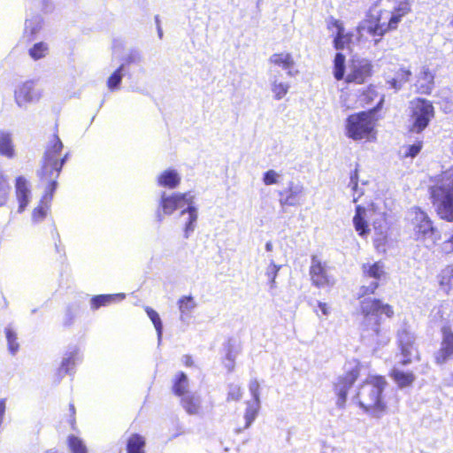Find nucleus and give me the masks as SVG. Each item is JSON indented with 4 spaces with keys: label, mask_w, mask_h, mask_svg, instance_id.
Here are the masks:
<instances>
[{
    "label": "nucleus",
    "mask_w": 453,
    "mask_h": 453,
    "mask_svg": "<svg viewBox=\"0 0 453 453\" xmlns=\"http://www.w3.org/2000/svg\"><path fill=\"white\" fill-rule=\"evenodd\" d=\"M63 143L57 134H54L45 149L42 165L37 173L40 182L45 187L38 205L33 210L34 221H42L45 219L50 207L54 193L58 186V179L63 165L67 160L68 154L61 155Z\"/></svg>",
    "instance_id": "f257e3e1"
},
{
    "label": "nucleus",
    "mask_w": 453,
    "mask_h": 453,
    "mask_svg": "<svg viewBox=\"0 0 453 453\" xmlns=\"http://www.w3.org/2000/svg\"><path fill=\"white\" fill-rule=\"evenodd\" d=\"M388 381L382 375H370L357 387L354 400L368 416L380 418L389 412V405L383 395Z\"/></svg>",
    "instance_id": "f03ea898"
},
{
    "label": "nucleus",
    "mask_w": 453,
    "mask_h": 453,
    "mask_svg": "<svg viewBox=\"0 0 453 453\" xmlns=\"http://www.w3.org/2000/svg\"><path fill=\"white\" fill-rule=\"evenodd\" d=\"M429 198L440 219L453 222V165L430 178Z\"/></svg>",
    "instance_id": "7ed1b4c3"
},
{
    "label": "nucleus",
    "mask_w": 453,
    "mask_h": 453,
    "mask_svg": "<svg viewBox=\"0 0 453 453\" xmlns=\"http://www.w3.org/2000/svg\"><path fill=\"white\" fill-rule=\"evenodd\" d=\"M333 75L337 81H344L347 84L363 85L366 83L374 73L372 62L365 58L352 57L349 60L346 73V57L337 52L333 60Z\"/></svg>",
    "instance_id": "20e7f679"
},
{
    "label": "nucleus",
    "mask_w": 453,
    "mask_h": 453,
    "mask_svg": "<svg viewBox=\"0 0 453 453\" xmlns=\"http://www.w3.org/2000/svg\"><path fill=\"white\" fill-rule=\"evenodd\" d=\"M383 103L384 96H382L373 108L349 115L345 120V134L347 137L354 141H375L378 122L375 113L381 109Z\"/></svg>",
    "instance_id": "39448f33"
},
{
    "label": "nucleus",
    "mask_w": 453,
    "mask_h": 453,
    "mask_svg": "<svg viewBox=\"0 0 453 453\" xmlns=\"http://www.w3.org/2000/svg\"><path fill=\"white\" fill-rule=\"evenodd\" d=\"M193 196L190 193H173L170 196L163 195L159 207L164 215H171L176 210L182 209L187 206V210H183L181 213L188 211V219L185 225L184 232L185 237L188 238L189 234L194 231L195 223L197 219L196 210L194 206H192Z\"/></svg>",
    "instance_id": "423d86ee"
},
{
    "label": "nucleus",
    "mask_w": 453,
    "mask_h": 453,
    "mask_svg": "<svg viewBox=\"0 0 453 453\" xmlns=\"http://www.w3.org/2000/svg\"><path fill=\"white\" fill-rule=\"evenodd\" d=\"M435 116V110L431 101L417 97L410 102V130L419 134L430 124Z\"/></svg>",
    "instance_id": "0eeeda50"
},
{
    "label": "nucleus",
    "mask_w": 453,
    "mask_h": 453,
    "mask_svg": "<svg viewBox=\"0 0 453 453\" xmlns=\"http://www.w3.org/2000/svg\"><path fill=\"white\" fill-rule=\"evenodd\" d=\"M411 226L416 241L425 242L428 238H434V241L440 239V233L434 226V223L426 212L415 207L411 210Z\"/></svg>",
    "instance_id": "6e6552de"
},
{
    "label": "nucleus",
    "mask_w": 453,
    "mask_h": 453,
    "mask_svg": "<svg viewBox=\"0 0 453 453\" xmlns=\"http://www.w3.org/2000/svg\"><path fill=\"white\" fill-rule=\"evenodd\" d=\"M389 23V12L385 9H380L374 13L371 12L367 15L362 29L365 30L372 37L374 43L377 44L386 34L396 30V27H390L388 26Z\"/></svg>",
    "instance_id": "1a4fd4ad"
},
{
    "label": "nucleus",
    "mask_w": 453,
    "mask_h": 453,
    "mask_svg": "<svg viewBox=\"0 0 453 453\" xmlns=\"http://www.w3.org/2000/svg\"><path fill=\"white\" fill-rule=\"evenodd\" d=\"M361 369L362 365L357 361L354 365L345 370L344 373L337 379L334 389L337 396L336 404L338 407L343 408L345 406L349 390L359 378Z\"/></svg>",
    "instance_id": "9d476101"
},
{
    "label": "nucleus",
    "mask_w": 453,
    "mask_h": 453,
    "mask_svg": "<svg viewBox=\"0 0 453 453\" xmlns=\"http://www.w3.org/2000/svg\"><path fill=\"white\" fill-rule=\"evenodd\" d=\"M362 275L365 279H374L375 280L368 286H361L357 298L370 296L374 295L380 287L379 280L386 276L384 263L377 261L374 263L363 264L361 266Z\"/></svg>",
    "instance_id": "9b49d317"
},
{
    "label": "nucleus",
    "mask_w": 453,
    "mask_h": 453,
    "mask_svg": "<svg viewBox=\"0 0 453 453\" xmlns=\"http://www.w3.org/2000/svg\"><path fill=\"white\" fill-rule=\"evenodd\" d=\"M309 274L311 284L318 288H329L334 284V279L327 271L326 263L322 262L316 255L311 257Z\"/></svg>",
    "instance_id": "f8f14e48"
},
{
    "label": "nucleus",
    "mask_w": 453,
    "mask_h": 453,
    "mask_svg": "<svg viewBox=\"0 0 453 453\" xmlns=\"http://www.w3.org/2000/svg\"><path fill=\"white\" fill-rule=\"evenodd\" d=\"M360 302V313L365 318L376 317L385 315L391 319L395 315L394 308L391 304L383 303L381 299L365 296Z\"/></svg>",
    "instance_id": "ddd939ff"
},
{
    "label": "nucleus",
    "mask_w": 453,
    "mask_h": 453,
    "mask_svg": "<svg viewBox=\"0 0 453 453\" xmlns=\"http://www.w3.org/2000/svg\"><path fill=\"white\" fill-rule=\"evenodd\" d=\"M441 339L440 347L435 352L434 363L442 365L453 359V329L450 325L445 324L441 327Z\"/></svg>",
    "instance_id": "4468645a"
},
{
    "label": "nucleus",
    "mask_w": 453,
    "mask_h": 453,
    "mask_svg": "<svg viewBox=\"0 0 453 453\" xmlns=\"http://www.w3.org/2000/svg\"><path fill=\"white\" fill-rule=\"evenodd\" d=\"M304 188L301 183L289 181L287 188L279 191V203L283 211L301 204Z\"/></svg>",
    "instance_id": "2eb2a0df"
},
{
    "label": "nucleus",
    "mask_w": 453,
    "mask_h": 453,
    "mask_svg": "<svg viewBox=\"0 0 453 453\" xmlns=\"http://www.w3.org/2000/svg\"><path fill=\"white\" fill-rule=\"evenodd\" d=\"M334 27L336 33L333 38V45L336 50H342L344 49H350L353 43L354 35L352 32L346 31L342 21L339 19H332L327 28L332 29Z\"/></svg>",
    "instance_id": "dca6fc26"
},
{
    "label": "nucleus",
    "mask_w": 453,
    "mask_h": 453,
    "mask_svg": "<svg viewBox=\"0 0 453 453\" xmlns=\"http://www.w3.org/2000/svg\"><path fill=\"white\" fill-rule=\"evenodd\" d=\"M40 97L41 92L35 88L31 81L23 82L15 90V101L19 106L36 101Z\"/></svg>",
    "instance_id": "f3484780"
},
{
    "label": "nucleus",
    "mask_w": 453,
    "mask_h": 453,
    "mask_svg": "<svg viewBox=\"0 0 453 453\" xmlns=\"http://www.w3.org/2000/svg\"><path fill=\"white\" fill-rule=\"evenodd\" d=\"M411 12V0H401L398 1L393 10L389 12L390 27H398L399 23L403 18L407 16Z\"/></svg>",
    "instance_id": "a211bd4d"
},
{
    "label": "nucleus",
    "mask_w": 453,
    "mask_h": 453,
    "mask_svg": "<svg viewBox=\"0 0 453 453\" xmlns=\"http://www.w3.org/2000/svg\"><path fill=\"white\" fill-rule=\"evenodd\" d=\"M417 90L423 95H430L434 87V74L428 67H423L417 79Z\"/></svg>",
    "instance_id": "6ab92c4d"
},
{
    "label": "nucleus",
    "mask_w": 453,
    "mask_h": 453,
    "mask_svg": "<svg viewBox=\"0 0 453 453\" xmlns=\"http://www.w3.org/2000/svg\"><path fill=\"white\" fill-rule=\"evenodd\" d=\"M353 226L358 235L365 237L370 233L368 221L366 220V209L362 205H357L353 217Z\"/></svg>",
    "instance_id": "aec40b11"
},
{
    "label": "nucleus",
    "mask_w": 453,
    "mask_h": 453,
    "mask_svg": "<svg viewBox=\"0 0 453 453\" xmlns=\"http://www.w3.org/2000/svg\"><path fill=\"white\" fill-rule=\"evenodd\" d=\"M16 190L15 195L19 203V212H22L25 211L27 206L29 203V195L30 191L27 185V180L25 178L19 176L16 179Z\"/></svg>",
    "instance_id": "412c9836"
},
{
    "label": "nucleus",
    "mask_w": 453,
    "mask_h": 453,
    "mask_svg": "<svg viewBox=\"0 0 453 453\" xmlns=\"http://www.w3.org/2000/svg\"><path fill=\"white\" fill-rule=\"evenodd\" d=\"M180 176L175 170L166 169L157 176V183L160 187L173 189L180 185Z\"/></svg>",
    "instance_id": "4be33fe9"
},
{
    "label": "nucleus",
    "mask_w": 453,
    "mask_h": 453,
    "mask_svg": "<svg viewBox=\"0 0 453 453\" xmlns=\"http://www.w3.org/2000/svg\"><path fill=\"white\" fill-rule=\"evenodd\" d=\"M412 75V73L409 67L400 66L394 73V76L388 80V84L390 88L398 90L406 82H408Z\"/></svg>",
    "instance_id": "5701e85b"
},
{
    "label": "nucleus",
    "mask_w": 453,
    "mask_h": 453,
    "mask_svg": "<svg viewBox=\"0 0 453 453\" xmlns=\"http://www.w3.org/2000/svg\"><path fill=\"white\" fill-rule=\"evenodd\" d=\"M437 280L441 290L446 293L453 290V264L446 265L439 272Z\"/></svg>",
    "instance_id": "b1692460"
},
{
    "label": "nucleus",
    "mask_w": 453,
    "mask_h": 453,
    "mask_svg": "<svg viewBox=\"0 0 453 453\" xmlns=\"http://www.w3.org/2000/svg\"><path fill=\"white\" fill-rule=\"evenodd\" d=\"M389 377L401 388L410 387L415 380V375L412 372H403L398 368L391 369Z\"/></svg>",
    "instance_id": "393cba45"
},
{
    "label": "nucleus",
    "mask_w": 453,
    "mask_h": 453,
    "mask_svg": "<svg viewBox=\"0 0 453 453\" xmlns=\"http://www.w3.org/2000/svg\"><path fill=\"white\" fill-rule=\"evenodd\" d=\"M180 405L189 415H197L200 412V400L193 394H186L180 397Z\"/></svg>",
    "instance_id": "a878e982"
},
{
    "label": "nucleus",
    "mask_w": 453,
    "mask_h": 453,
    "mask_svg": "<svg viewBox=\"0 0 453 453\" xmlns=\"http://www.w3.org/2000/svg\"><path fill=\"white\" fill-rule=\"evenodd\" d=\"M269 62L285 70L293 67L295 65V61L292 55L288 52H280L273 54L269 58Z\"/></svg>",
    "instance_id": "bb28decb"
},
{
    "label": "nucleus",
    "mask_w": 453,
    "mask_h": 453,
    "mask_svg": "<svg viewBox=\"0 0 453 453\" xmlns=\"http://www.w3.org/2000/svg\"><path fill=\"white\" fill-rule=\"evenodd\" d=\"M188 380L187 375L183 372H178L173 381V393L175 395L181 397L188 394Z\"/></svg>",
    "instance_id": "cd10ccee"
},
{
    "label": "nucleus",
    "mask_w": 453,
    "mask_h": 453,
    "mask_svg": "<svg viewBox=\"0 0 453 453\" xmlns=\"http://www.w3.org/2000/svg\"><path fill=\"white\" fill-rule=\"evenodd\" d=\"M124 294H115V295H98L95 296L91 299V308L96 310L102 306H106L116 300L124 299Z\"/></svg>",
    "instance_id": "c85d7f7f"
},
{
    "label": "nucleus",
    "mask_w": 453,
    "mask_h": 453,
    "mask_svg": "<svg viewBox=\"0 0 453 453\" xmlns=\"http://www.w3.org/2000/svg\"><path fill=\"white\" fill-rule=\"evenodd\" d=\"M0 155L12 158L15 155L12 140L9 133H0Z\"/></svg>",
    "instance_id": "c756f323"
},
{
    "label": "nucleus",
    "mask_w": 453,
    "mask_h": 453,
    "mask_svg": "<svg viewBox=\"0 0 453 453\" xmlns=\"http://www.w3.org/2000/svg\"><path fill=\"white\" fill-rule=\"evenodd\" d=\"M78 351L73 350L66 354L63 358L58 368V375L64 376L67 374L75 365L77 360Z\"/></svg>",
    "instance_id": "7c9ffc66"
},
{
    "label": "nucleus",
    "mask_w": 453,
    "mask_h": 453,
    "mask_svg": "<svg viewBox=\"0 0 453 453\" xmlns=\"http://www.w3.org/2000/svg\"><path fill=\"white\" fill-rule=\"evenodd\" d=\"M379 96L376 87L370 84L364 88L359 94V100L362 106L372 104Z\"/></svg>",
    "instance_id": "2f4dec72"
},
{
    "label": "nucleus",
    "mask_w": 453,
    "mask_h": 453,
    "mask_svg": "<svg viewBox=\"0 0 453 453\" xmlns=\"http://www.w3.org/2000/svg\"><path fill=\"white\" fill-rule=\"evenodd\" d=\"M49 45L45 42L35 43L29 50L28 54L34 60H39L45 58L49 53Z\"/></svg>",
    "instance_id": "473e14b6"
},
{
    "label": "nucleus",
    "mask_w": 453,
    "mask_h": 453,
    "mask_svg": "<svg viewBox=\"0 0 453 453\" xmlns=\"http://www.w3.org/2000/svg\"><path fill=\"white\" fill-rule=\"evenodd\" d=\"M4 333L7 340L8 349L12 355H15L19 349L17 333L11 326L5 327Z\"/></svg>",
    "instance_id": "72a5a7b5"
},
{
    "label": "nucleus",
    "mask_w": 453,
    "mask_h": 453,
    "mask_svg": "<svg viewBox=\"0 0 453 453\" xmlns=\"http://www.w3.org/2000/svg\"><path fill=\"white\" fill-rule=\"evenodd\" d=\"M144 311L147 313L150 319L151 320V322L153 323L154 327L157 331V338L160 340L163 334V324L159 317V314L154 309L149 306H146L144 308Z\"/></svg>",
    "instance_id": "f704fd0d"
},
{
    "label": "nucleus",
    "mask_w": 453,
    "mask_h": 453,
    "mask_svg": "<svg viewBox=\"0 0 453 453\" xmlns=\"http://www.w3.org/2000/svg\"><path fill=\"white\" fill-rule=\"evenodd\" d=\"M178 307L183 319V316L188 315L196 307V303L191 296H183L178 300Z\"/></svg>",
    "instance_id": "c9c22d12"
},
{
    "label": "nucleus",
    "mask_w": 453,
    "mask_h": 453,
    "mask_svg": "<svg viewBox=\"0 0 453 453\" xmlns=\"http://www.w3.org/2000/svg\"><path fill=\"white\" fill-rule=\"evenodd\" d=\"M67 444L72 453H88L87 447L83 441L75 435L68 436Z\"/></svg>",
    "instance_id": "e433bc0d"
},
{
    "label": "nucleus",
    "mask_w": 453,
    "mask_h": 453,
    "mask_svg": "<svg viewBox=\"0 0 453 453\" xmlns=\"http://www.w3.org/2000/svg\"><path fill=\"white\" fill-rule=\"evenodd\" d=\"M124 69V64L120 65L108 78L107 87L110 90H115L119 88L122 81V71Z\"/></svg>",
    "instance_id": "4c0bfd02"
},
{
    "label": "nucleus",
    "mask_w": 453,
    "mask_h": 453,
    "mask_svg": "<svg viewBox=\"0 0 453 453\" xmlns=\"http://www.w3.org/2000/svg\"><path fill=\"white\" fill-rule=\"evenodd\" d=\"M405 336V340H400L399 342V349L403 357L411 356L412 351L415 349L413 337L408 334Z\"/></svg>",
    "instance_id": "58836bf2"
},
{
    "label": "nucleus",
    "mask_w": 453,
    "mask_h": 453,
    "mask_svg": "<svg viewBox=\"0 0 453 453\" xmlns=\"http://www.w3.org/2000/svg\"><path fill=\"white\" fill-rule=\"evenodd\" d=\"M423 142L417 141L413 144H410L404 147L403 157H415L422 150Z\"/></svg>",
    "instance_id": "ea45409f"
},
{
    "label": "nucleus",
    "mask_w": 453,
    "mask_h": 453,
    "mask_svg": "<svg viewBox=\"0 0 453 453\" xmlns=\"http://www.w3.org/2000/svg\"><path fill=\"white\" fill-rule=\"evenodd\" d=\"M288 88L289 86L287 83L273 82L272 85V91L274 94L275 99L280 100L283 98L287 95Z\"/></svg>",
    "instance_id": "a19ab883"
},
{
    "label": "nucleus",
    "mask_w": 453,
    "mask_h": 453,
    "mask_svg": "<svg viewBox=\"0 0 453 453\" xmlns=\"http://www.w3.org/2000/svg\"><path fill=\"white\" fill-rule=\"evenodd\" d=\"M257 415V408L253 404H249L245 410V428L249 427L251 423L255 420Z\"/></svg>",
    "instance_id": "79ce46f5"
},
{
    "label": "nucleus",
    "mask_w": 453,
    "mask_h": 453,
    "mask_svg": "<svg viewBox=\"0 0 453 453\" xmlns=\"http://www.w3.org/2000/svg\"><path fill=\"white\" fill-rule=\"evenodd\" d=\"M9 186L3 173L0 172V205L4 204L7 199Z\"/></svg>",
    "instance_id": "37998d69"
},
{
    "label": "nucleus",
    "mask_w": 453,
    "mask_h": 453,
    "mask_svg": "<svg viewBox=\"0 0 453 453\" xmlns=\"http://www.w3.org/2000/svg\"><path fill=\"white\" fill-rule=\"evenodd\" d=\"M279 174L274 170H268L263 175V181L270 186L279 182Z\"/></svg>",
    "instance_id": "c03bdc74"
},
{
    "label": "nucleus",
    "mask_w": 453,
    "mask_h": 453,
    "mask_svg": "<svg viewBox=\"0 0 453 453\" xmlns=\"http://www.w3.org/2000/svg\"><path fill=\"white\" fill-rule=\"evenodd\" d=\"M280 270V266L274 265L273 263L270 264L266 270V276L268 278V280L271 284V287L274 286L275 279L277 277L278 272Z\"/></svg>",
    "instance_id": "a18cd8bd"
},
{
    "label": "nucleus",
    "mask_w": 453,
    "mask_h": 453,
    "mask_svg": "<svg viewBox=\"0 0 453 453\" xmlns=\"http://www.w3.org/2000/svg\"><path fill=\"white\" fill-rule=\"evenodd\" d=\"M340 104L344 111L353 109L354 106L350 104V94L348 92H342L340 95Z\"/></svg>",
    "instance_id": "49530a36"
},
{
    "label": "nucleus",
    "mask_w": 453,
    "mask_h": 453,
    "mask_svg": "<svg viewBox=\"0 0 453 453\" xmlns=\"http://www.w3.org/2000/svg\"><path fill=\"white\" fill-rule=\"evenodd\" d=\"M441 252L444 254L453 253V234L450 237L445 240L441 246Z\"/></svg>",
    "instance_id": "de8ad7c7"
},
{
    "label": "nucleus",
    "mask_w": 453,
    "mask_h": 453,
    "mask_svg": "<svg viewBox=\"0 0 453 453\" xmlns=\"http://www.w3.org/2000/svg\"><path fill=\"white\" fill-rule=\"evenodd\" d=\"M350 181H349V186L351 187L352 190L356 191L357 188V186H358V180H359V176H358V169L357 167H356L350 173Z\"/></svg>",
    "instance_id": "09e8293b"
},
{
    "label": "nucleus",
    "mask_w": 453,
    "mask_h": 453,
    "mask_svg": "<svg viewBox=\"0 0 453 453\" xmlns=\"http://www.w3.org/2000/svg\"><path fill=\"white\" fill-rule=\"evenodd\" d=\"M242 396V392H241V389L240 388L238 387H234L229 392H228V395H227V400L228 401H237L241 398Z\"/></svg>",
    "instance_id": "8fccbe9b"
},
{
    "label": "nucleus",
    "mask_w": 453,
    "mask_h": 453,
    "mask_svg": "<svg viewBox=\"0 0 453 453\" xmlns=\"http://www.w3.org/2000/svg\"><path fill=\"white\" fill-rule=\"evenodd\" d=\"M226 359L229 362V364L226 365L228 372H233L234 369V356L232 351H228Z\"/></svg>",
    "instance_id": "3c124183"
},
{
    "label": "nucleus",
    "mask_w": 453,
    "mask_h": 453,
    "mask_svg": "<svg viewBox=\"0 0 453 453\" xmlns=\"http://www.w3.org/2000/svg\"><path fill=\"white\" fill-rule=\"evenodd\" d=\"M74 321V313L73 311L68 310L65 314V318L64 319V326H70Z\"/></svg>",
    "instance_id": "603ef678"
},
{
    "label": "nucleus",
    "mask_w": 453,
    "mask_h": 453,
    "mask_svg": "<svg viewBox=\"0 0 453 453\" xmlns=\"http://www.w3.org/2000/svg\"><path fill=\"white\" fill-rule=\"evenodd\" d=\"M250 390L254 396H256V397L257 396L258 390H259V383L257 382V380H254L250 381Z\"/></svg>",
    "instance_id": "864d4df0"
},
{
    "label": "nucleus",
    "mask_w": 453,
    "mask_h": 453,
    "mask_svg": "<svg viewBox=\"0 0 453 453\" xmlns=\"http://www.w3.org/2000/svg\"><path fill=\"white\" fill-rule=\"evenodd\" d=\"M318 307L319 308L321 313L324 315V316H327L330 312V309L327 305V303H323V302H319L318 303Z\"/></svg>",
    "instance_id": "5fc2aeb1"
},
{
    "label": "nucleus",
    "mask_w": 453,
    "mask_h": 453,
    "mask_svg": "<svg viewBox=\"0 0 453 453\" xmlns=\"http://www.w3.org/2000/svg\"><path fill=\"white\" fill-rule=\"evenodd\" d=\"M183 365L187 367H191L194 365L193 357L190 355H185L182 358Z\"/></svg>",
    "instance_id": "6e6d98bb"
},
{
    "label": "nucleus",
    "mask_w": 453,
    "mask_h": 453,
    "mask_svg": "<svg viewBox=\"0 0 453 453\" xmlns=\"http://www.w3.org/2000/svg\"><path fill=\"white\" fill-rule=\"evenodd\" d=\"M4 412H5V400L1 399L0 400V425L3 422Z\"/></svg>",
    "instance_id": "4d7b16f0"
},
{
    "label": "nucleus",
    "mask_w": 453,
    "mask_h": 453,
    "mask_svg": "<svg viewBox=\"0 0 453 453\" xmlns=\"http://www.w3.org/2000/svg\"><path fill=\"white\" fill-rule=\"evenodd\" d=\"M412 361L411 356L403 357V358L401 360L400 364L402 365H408Z\"/></svg>",
    "instance_id": "13d9d810"
},
{
    "label": "nucleus",
    "mask_w": 453,
    "mask_h": 453,
    "mask_svg": "<svg viewBox=\"0 0 453 453\" xmlns=\"http://www.w3.org/2000/svg\"><path fill=\"white\" fill-rule=\"evenodd\" d=\"M69 409H70V412H71V416H72V423L73 424L75 422V407L73 405V403H70L69 404Z\"/></svg>",
    "instance_id": "bf43d9fd"
},
{
    "label": "nucleus",
    "mask_w": 453,
    "mask_h": 453,
    "mask_svg": "<svg viewBox=\"0 0 453 453\" xmlns=\"http://www.w3.org/2000/svg\"><path fill=\"white\" fill-rule=\"evenodd\" d=\"M374 332L377 335H379L380 334V319H377L375 321Z\"/></svg>",
    "instance_id": "052dcab7"
},
{
    "label": "nucleus",
    "mask_w": 453,
    "mask_h": 453,
    "mask_svg": "<svg viewBox=\"0 0 453 453\" xmlns=\"http://www.w3.org/2000/svg\"><path fill=\"white\" fill-rule=\"evenodd\" d=\"M35 33V29H33L30 34L26 35L27 42H32L35 39V36H34Z\"/></svg>",
    "instance_id": "680f3d73"
},
{
    "label": "nucleus",
    "mask_w": 453,
    "mask_h": 453,
    "mask_svg": "<svg viewBox=\"0 0 453 453\" xmlns=\"http://www.w3.org/2000/svg\"><path fill=\"white\" fill-rule=\"evenodd\" d=\"M266 250H272V244L270 242L266 243Z\"/></svg>",
    "instance_id": "e2e57ef3"
},
{
    "label": "nucleus",
    "mask_w": 453,
    "mask_h": 453,
    "mask_svg": "<svg viewBox=\"0 0 453 453\" xmlns=\"http://www.w3.org/2000/svg\"><path fill=\"white\" fill-rule=\"evenodd\" d=\"M157 218H158L159 221L162 220V215H161L160 211L157 212Z\"/></svg>",
    "instance_id": "0e129e2a"
},
{
    "label": "nucleus",
    "mask_w": 453,
    "mask_h": 453,
    "mask_svg": "<svg viewBox=\"0 0 453 453\" xmlns=\"http://www.w3.org/2000/svg\"><path fill=\"white\" fill-rule=\"evenodd\" d=\"M450 151H451V154L453 155V138H452V142L450 144Z\"/></svg>",
    "instance_id": "69168bd1"
},
{
    "label": "nucleus",
    "mask_w": 453,
    "mask_h": 453,
    "mask_svg": "<svg viewBox=\"0 0 453 453\" xmlns=\"http://www.w3.org/2000/svg\"><path fill=\"white\" fill-rule=\"evenodd\" d=\"M45 453H58V452L56 450L50 449V450H47Z\"/></svg>",
    "instance_id": "338daca9"
},
{
    "label": "nucleus",
    "mask_w": 453,
    "mask_h": 453,
    "mask_svg": "<svg viewBox=\"0 0 453 453\" xmlns=\"http://www.w3.org/2000/svg\"><path fill=\"white\" fill-rule=\"evenodd\" d=\"M133 61H134V60H133L132 58H129V59H127V64H130V63H132Z\"/></svg>",
    "instance_id": "774afa93"
}]
</instances>
